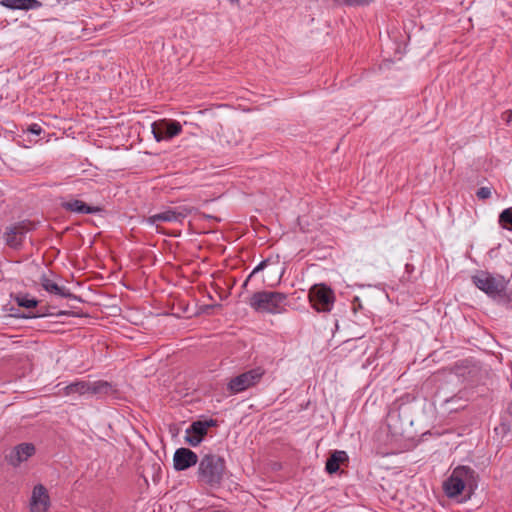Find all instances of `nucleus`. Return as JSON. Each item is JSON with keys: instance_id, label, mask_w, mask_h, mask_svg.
I'll return each instance as SVG.
<instances>
[{"instance_id": "f03ea898", "label": "nucleus", "mask_w": 512, "mask_h": 512, "mask_svg": "<svg viewBox=\"0 0 512 512\" xmlns=\"http://www.w3.org/2000/svg\"><path fill=\"white\" fill-rule=\"evenodd\" d=\"M226 472L225 459L217 454L207 453L198 463L197 477L199 482L210 487H219Z\"/></svg>"}, {"instance_id": "6e6552de", "label": "nucleus", "mask_w": 512, "mask_h": 512, "mask_svg": "<svg viewBox=\"0 0 512 512\" xmlns=\"http://www.w3.org/2000/svg\"><path fill=\"white\" fill-rule=\"evenodd\" d=\"M151 130L157 142L169 141L182 132V125L176 120L160 119L151 124Z\"/></svg>"}, {"instance_id": "b1692460", "label": "nucleus", "mask_w": 512, "mask_h": 512, "mask_svg": "<svg viewBox=\"0 0 512 512\" xmlns=\"http://www.w3.org/2000/svg\"><path fill=\"white\" fill-rule=\"evenodd\" d=\"M491 194H492V191H491V188H489V187H481L476 192V196L479 199H483V200L490 198Z\"/></svg>"}, {"instance_id": "f3484780", "label": "nucleus", "mask_w": 512, "mask_h": 512, "mask_svg": "<svg viewBox=\"0 0 512 512\" xmlns=\"http://www.w3.org/2000/svg\"><path fill=\"white\" fill-rule=\"evenodd\" d=\"M41 285L49 293L61 296L63 298H68L71 296V293L68 289H66L63 286H59L57 283H55L53 280H51L46 275H42Z\"/></svg>"}, {"instance_id": "4468645a", "label": "nucleus", "mask_w": 512, "mask_h": 512, "mask_svg": "<svg viewBox=\"0 0 512 512\" xmlns=\"http://www.w3.org/2000/svg\"><path fill=\"white\" fill-rule=\"evenodd\" d=\"M61 206L64 210L76 214H97L102 211L98 206H90L78 199L63 201Z\"/></svg>"}, {"instance_id": "4be33fe9", "label": "nucleus", "mask_w": 512, "mask_h": 512, "mask_svg": "<svg viewBox=\"0 0 512 512\" xmlns=\"http://www.w3.org/2000/svg\"><path fill=\"white\" fill-rule=\"evenodd\" d=\"M16 300L19 306L25 308H34L38 303L35 298H31L28 295H20Z\"/></svg>"}, {"instance_id": "6ab92c4d", "label": "nucleus", "mask_w": 512, "mask_h": 512, "mask_svg": "<svg viewBox=\"0 0 512 512\" xmlns=\"http://www.w3.org/2000/svg\"><path fill=\"white\" fill-rule=\"evenodd\" d=\"M89 389L91 395L105 396L114 393L116 390L114 386L107 381L98 380V381H90Z\"/></svg>"}, {"instance_id": "20e7f679", "label": "nucleus", "mask_w": 512, "mask_h": 512, "mask_svg": "<svg viewBox=\"0 0 512 512\" xmlns=\"http://www.w3.org/2000/svg\"><path fill=\"white\" fill-rule=\"evenodd\" d=\"M471 280L479 290L494 300L505 296L508 281L500 274L480 270L471 277Z\"/></svg>"}, {"instance_id": "1a4fd4ad", "label": "nucleus", "mask_w": 512, "mask_h": 512, "mask_svg": "<svg viewBox=\"0 0 512 512\" xmlns=\"http://www.w3.org/2000/svg\"><path fill=\"white\" fill-rule=\"evenodd\" d=\"M199 463L197 454L189 448H178L173 455V466L176 471H184Z\"/></svg>"}, {"instance_id": "9d476101", "label": "nucleus", "mask_w": 512, "mask_h": 512, "mask_svg": "<svg viewBox=\"0 0 512 512\" xmlns=\"http://www.w3.org/2000/svg\"><path fill=\"white\" fill-rule=\"evenodd\" d=\"M50 506V497L47 489L38 484L34 487L30 499L31 512H46Z\"/></svg>"}, {"instance_id": "f257e3e1", "label": "nucleus", "mask_w": 512, "mask_h": 512, "mask_svg": "<svg viewBox=\"0 0 512 512\" xmlns=\"http://www.w3.org/2000/svg\"><path fill=\"white\" fill-rule=\"evenodd\" d=\"M478 486L477 474L469 466L455 467L448 478L443 482V491L450 499L466 501Z\"/></svg>"}, {"instance_id": "9b49d317", "label": "nucleus", "mask_w": 512, "mask_h": 512, "mask_svg": "<svg viewBox=\"0 0 512 512\" xmlns=\"http://www.w3.org/2000/svg\"><path fill=\"white\" fill-rule=\"evenodd\" d=\"M26 226L22 223L12 225L6 228L4 238L6 244L13 249H19L27 233Z\"/></svg>"}, {"instance_id": "cd10ccee", "label": "nucleus", "mask_w": 512, "mask_h": 512, "mask_svg": "<svg viewBox=\"0 0 512 512\" xmlns=\"http://www.w3.org/2000/svg\"><path fill=\"white\" fill-rule=\"evenodd\" d=\"M232 3H237L239 0H230Z\"/></svg>"}, {"instance_id": "2eb2a0df", "label": "nucleus", "mask_w": 512, "mask_h": 512, "mask_svg": "<svg viewBox=\"0 0 512 512\" xmlns=\"http://www.w3.org/2000/svg\"><path fill=\"white\" fill-rule=\"evenodd\" d=\"M0 4L11 10H35L42 6L38 0H1Z\"/></svg>"}, {"instance_id": "a878e982", "label": "nucleus", "mask_w": 512, "mask_h": 512, "mask_svg": "<svg viewBox=\"0 0 512 512\" xmlns=\"http://www.w3.org/2000/svg\"><path fill=\"white\" fill-rule=\"evenodd\" d=\"M511 112L510 111H507L504 113V116L508 115L507 118L505 117V119L509 122L510 121V117H511Z\"/></svg>"}, {"instance_id": "412c9836", "label": "nucleus", "mask_w": 512, "mask_h": 512, "mask_svg": "<svg viewBox=\"0 0 512 512\" xmlns=\"http://www.w3.org/2000/svg\"><path fill=\"white\" fill-rule=\"evenodd\" d=\"M499 223L504 229L512 231V207L504 209L500 213Z\"/></svg>"}, {"instance_id": "f8f14e48", "label": "nucleus", "mask_w": 512, "mask_h": 512, "mask_svg": "<svg viewBox=\"0 0 512 512\" xmlns=\"http://www.w3.org/2000/svg\"><path fill=\"white\" fill-rule=\"evenodd\" d=\"M35 453V447L31 443H21L17 445L10 453L7 455V460L9 464L14 467L19 466L22 462L26 461L29 457H31Z\"/></svg>"}, {"instance_id": "bb28decb", "label": "nucleus", "mask_w": 512, "mask_h": 512, "mask_svg": "<svg viewBox=\"0 0 512 512\" xmlns=\"http://www.w3.org/2000/svg\"><path fill=\"white\" fill-rule=\"evenodd\" d=\"M203 217L204 218H209V219H216L215 217H213L211 215H207V214H203Z\"/></svg>"}, {"instance_id": "ddd939ff", "label": "nucleus", "mask_w": 512, "mask_h": 512, "mask_svg": "<svg viewBox=\"0 0 512 512\" xmlns=\"http://www.w3.org/2000/svg\"><path fill=\"white\" fill-rule=\"evenodd\" d=\"M178 223L177 216L175 214L174 208L168 207L163 211L153 214L144 219V223L150 226H155L156 231L158 233H162L159 224L160 223Z\"/></svg>"}, {"instance_id": "aec40b11", "label": "nucleus", "mask_w": 512, "mask_h": 512, "mask_svg": "<svg viewBox=\"0 0 512 512\" xmlns=\"http://www.w3.org/2000/svg\"><path fill=\"white\" fill-rule=\"evenodd\" d=\"M175 214L177 216L178 223L182 224L184 219L196 211L195 207L188 206V205H181L174 207Z\"/></svg>"}, {"instance_id": "0eeeda50", "label": "nucleus", "mask_w": 512, "mask_h": 512, "mask_svg": "<svg viewBox=\"0 0 512 512\" xmlns=\"http://www.w3.org/2000/svg\"><path fill=\"white\" fill-rule=\"evenodd\" d=\"M217 426V420L205 419L192 422L185 431V442L192 447L198 446L208 433V429Z\"/></svg>"}, {"instance_id": "dca6fc26", "label": "nucleus", "mask_w": 512, "mask_h": 512, "mask_svg": "<svg viewBox=\"0 0 512 512\" xmlns=\"http://www.w3.org/2000/svg\"><path fill=\"white\" fill-rule=\"evenodd\" d=\"M347 460L348 455L345 451L336 450L327 459L325 469L329 474L336 473L339 470L340 465Z\"/></svg>"}, {"instance_id": "5701e85b", "label": "nucleus", "mask_w": 512, "mask_h": 512, "mask_svg": "<svg viewBox=\"0 0 512 512\" xmlns=\"http://www.w3.org/2000/svg\"><path fill=\"white\" fill-rule=\"evenodd\" d=\"M268 259H265V260H262L252 271L251 273L248 275V277L246 278V280L244 281L243 283V287H246L248 282L250 281V279L255 275L257 274L258 272L264 270L267 265H268Z\"/></svg>"}, {"instance_id": "a211bd4d", "label": "nucleus", "mask_w": 512, "mask_h": 512, "mask_svg": "<svg viewBox=\"0 0 512 512\" xmlns=\"http://www.w3.org/2000/svg\"><path fill=\"white\" fill-rule=\"evenodd\" d=\"M89 384L90 381H75L62 388L61 391L65 396L72 394L86 395L90 393Z\"/></svg>"}, {"instance_id": "39448f33", "label": "nucleus", "mask_w": 512, "mask_h": 512, "mask_svg": "<svg viewBox=\"0 0 512 512\" xmlns=\"http://www.w3.org/2000/svg\"><path fill=\"white\" fill-rule=\"evenodd\" d=\"M309 301L317 312L328 313L333 309L335 294L326 284L313 285L308 293Z\"/></svg>"}, {"instance_id": "7ed1b4c3", "label": "nucleus", "mask_w": 512, "mask_h": 512, "mask_svg": "<svg viewBox=\"0 0 512 512\" xmlns=\"http://www.w3.org/2000/svg\"><path fill=\"white\" fill-rule=\"evenodd\" d=\"M288 295L279 291L262 290L255 292L249 299V306L258 313L281 314L285 311Z\"/></svg>"}, {"instance_id": "423d86ee", "label": "nucleus", "mask_w": 512, "mask_h": 512, "mask_svg": "<svg viewBox=\"0 0 512 512\" xmlns=\"http://www.w3.org/2000/svg\"><path fill=\"white\" fill-rule=\"evenodd\" d=\"M264 374L265 370L262 367L245 371L231 378L227 384V389L233 395L241 393L259 383Z\"/></svg>"}, {"instance_id": "393cba45", "label": "nucleus", "mask_w": 512, "mask_h": 512, "mask_svg": "<svg viewBox=\"0 0 512 512\" xmlns=\"http://www.w3.org/2000/svg\"><path fill=\"white\" fill-rule=\"evenodd\" d=\"M29 132H31L32 134L34 135H40L41 132H42V128L40 125L38 124H32L30 127H29Z\"/></svg>"}]
</instances>
